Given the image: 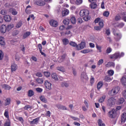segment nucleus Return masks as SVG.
Instances as JSON below:
<instances>
[{
  "instance_id": "nucleus-1",
  "label": "nucleus",
  "mask_w": 126,
  "mask_h": 126,
  "mask_svg": "<svg viewBox=\"0 0 126 126\" xmlns=\"http://www.w3.org/2000/svg\"><path fill=\"white\" fill-rule=\"evenodd\" d=\"M79 15L81 17H83L85 21L90 20L91 17L89 16V11L88 9H82L79 12Z\"/></svg>"
},
{
  "instance_id": "nucleus-2",
  "label": "nucleus",
  "mask_w": 126,
  "mask_h": 126,
  "mask_svg": "<svg viewBox=\"0 0 126 126\" xmlns=\"http://www.w3.org/2000/svg\"><path fill=\"white\" fill-rule=\"evenodd\" d=\"M108 116L110 119H115V118H117V115L116 110L112 109V110L109 111Z\"/></svg>"
},
{
  "instance_id": "nucleus-3",
  "label": "nucleus",
  "mask_w": 126,
  "mask_h": 126,
  "mask_svg": "<svg viewBox=\"0 0 126 126\" xmlns=\"http://www.w3.org/2000/svg\"><path fill=\"white\" fill-rule=\"evenodd\" d=\"M119 91H120V87H115L109 92L108 94L113 96L114 95H116V94H118V93H119Z\"/></svg>"
},
{
  "instance_id": "nucleus-4",
  "label": "nucleus",
  "mask_w": 126,
  "mask_h": 126,
  "mask_svg": "<svg viewBox=\"0 0 126 126\" xmlns=\"http://www.w3.org/2000/svg\"><path fill=\"white\" fill-rule=\"evenodd\" d=\"M81 79L82 81H87L89 78L86 72H82L81 74Z\"/></svg>"
},
{
  "instance_id": "nucleus-5",
  "label": "nucleus",
  "mask_w": 126,
  "mask_h": 126,
  "mask_svg": "<svg viewBox=\"0 0 126 126\" xmlns=\"http://www.w3.org/2000/svg\"><path fill=\"white\" fill-rule=\"evenodd\" d=\"M44 86L48 90H52V83L48 80L44 82Z\"/></svg>"
},
{
  "instance_id": "nucleus-6",
  "label": "nucleus",
  "mask_w": 126,
  "mask_h": 126,
  "mask_svg": "<svg viewBox=\"0 0 126 126\" xmlns=\"http://www.w3.org/2000/svg\"><path fill=\"white\" fill-rule=\"evenodd\" d=\"M116 103V99H115L113 97L110 98L108 100L107 105L109 106V107H112V106H114Z\"/></svg>"
},
{
  "instance_id": "nucleus-7",
  "label": "nucleus",
  "mask_w": 126,
  "mask_h": 126,
  "mask_svg": "<svg viewBox=\"0 0 126 126\" xmlns=\"http://www.w3.org/2000/svg\"><path fill=\"white\" fill-rule=\"evenodd\" d=\"M49 24L52 27H58L59 26V22H58V21L54 19L51 20L49 22Z\"/></svg>"
},
{
  "instance_id": "nucleus-8",
  "label": "nucleus",
  "mask_w": 126,
  "mask_h": 126,
  "mask_svg": "<svg viewBox=\"0 0 126 126\" xmlns=\"http://www.w3.org/2000/svg\"><path fill=\"white\" fill-rule=\"evenodd\" d=\"M86 44L85 42H82L81 43L79 44L77 46V50L78 51H80V50H83L85 48Z\"/></svg>"
},
{
  "instance_id": "nucleus-9",
  "label": "nucleus",
  "mask_w": 126,
  "mask_h": 126,
  "mask_svg": "<svg viewBox=\"0 0 126 126\" xmlns=\"http://www.w3.org/2000/svg\"><path fill=\"white\" fill-rule=\"evenodd\" d=\"M113 34L116 40H120V39L122 38V35L121 33H119V32H117L116 31H113Z\"/></svg>"
},
{
  "instance_id": "nucleus-10",
  "label": "nucleus",
  "mask_w": 126,
  "mask_h": 126,
  "mask_svg": "<svg viewBox=\"0 0 126 126\" xmlns=\"http://www.w3.org/2000/svg\"><path fill=\"white\" fill-rule=\"evenodd\" d=\"M120 52H116L114 54L110 55V58L112 60H117V59H120Z\"/></svg>"
},
{
  "instance_id": "nucleus-11",
  "label": "nucleus",
  "mask_w": 126,
  "mask_h": 126,
  "mask_svg": "<svg viewBox=\"0 0 126 126\" xmlns=\"http://www.w3.org/2000/svg\"><path fill=\"white\" fill-rule=\"evenodd\" d=\"M69 14V10L68 9H64L62 12V15L63 17L66 16V15H68Z\"/></svg>"
},
{
  "instance_id": "nucleus-12",
  "label": "nucleus",
  "mask_w": 126,
  "mask_h": 126,
  "mask_svg": "<svg viewBox=\"0 0 126 126\" xmlns=\"http://www.w3.org/2000/svg\"><path fill=\"white\" fill-rule=\"evenodd\" d=\"M65 54L60 56L58 59V62L59 63H63V62L64 60V59H65Z\"/></svg>"
},
{
  "instance_id": "nucleus-13",
  "label": "nucleus",
  "mask_w": 126,
  "mask_h": 126,
  "mask_svg": "<svg viewBox=\"0 0 126 126\" xmlns=\"http://www.w3.org/2000/svg\"><path fill=\"white\" fill-rule=\"evenodd\" d=\"M7 31L6 29V26L4 25H2L0 27V32L1 33H5Z\"/></svg>"
},
{
  "instance_id": "nucleus-14",
  "label": "nucleus",
  "mask_w": 126,
  "mask_h": 126,
  "mask_svg": "<svg viewBox=\"0 0 126 126\" xmlns=\"http://www.w3.org/2000/svg\"><path fill=\"white\" fill-rule=\"evenodd\" d=\"M39 118H37L33 120V121H31V125H37L38 123H39Z\"/></svg>"
},
{
  "instance_id": "nucleus-15",
  "label": "nucleus",
  "mask_w": 126,
  "mask_h": 126,
  "mask_svg": "<svg viewBox=\"0 0 126 126\" xmlns=\"http://www.w3.org/2000/svg\"><path fill=\"white\" fill-rule=\"evenodd\" d=\"M126 112H124L121 116L122 123H126Z\"/></svg>"
},
{
  "instance_id": "nucleus-16",
  "label": "nucleus",
  "mask_w": 126,
  "mask_h": 126,
  "mask_svg": "<svg viewBox=\"0 0 126 126\" xmlns=\"http://www.w3.org/2000/svg\"><path fill=\"white\" fill-rule=\"evenodd\" d=\"M35 4L41 6L45 5L46 4V3H45L44 1L38 0L35 2Z\"/></svg>"
},
{
  "instance_id": "nucleus-17",
  "label": "nucleus",
  "mask_w": 126,
  "mask_h": 126,
  "mask_svg": "<svg viewBox=\"0 0 126 126\" xmlns=\"http://www.w3.org/2000/svg\"><path fill=\"white\" fill-rule=\"evenodd\" d=\"M17 65L15 64V63H13L11 65V71H15L16 69H17Z\"/></svg>"
},
{
  "instance_id": "nucleus-18",
  "label": "nucleus",
  "mask_w": 126,
  "mask_h": 126,
  "mask_svg": "<svg viewBox=\"0 0 126 126\" xmlns=\"http://www.w3.org/2000/svg\"><path fill=\"white\" fill-rule=\"evenodd\" d=\"M51 77L52 79L55 80V81H58L59 78H58V75L56 73H52L51 74Z\"/></svg>"
},
{
  "instance_id": "nucleus-19",
  "label": "nucleus",
  "mask_w": 126,
  "mask_h": 126,
  "mask_svg": "<svg viewBox=\"0 0 126 126\" xmlns=\"http://www.w3.org/2000/svg\"><path fill=\"white\" fill-rule=\"evenodd\" d=\"M121 83L124 86H126V76H124L121 79Z\"/></svg>"
},
{
  "instance_id": "nucleus-20",
  "label": "nucleus",
  "mask_w": 126,
  "mask_h": 126,
  "mask_svg": "<svg viewBox=\"0 0 126 126\" xmlns=\"http://www.w3.org/2000/svg\"><path fill=\"white\" fill-rule=\"evenodd\" d=\"M61 86H62V87L67 88L68 86H69V82L65 81L62 82L61 83Z\"/></svg>"
},
{
  "instance_id": "nucleus-21",
  "label": "nucleus",
  "mask_w": 126,
  "mask_h": 126,
  "mask_svg": "<svg viewBox=\"0 0 126 126\" xmlns=\"http://www.w3.org/2000/svg\"><path fill=\"white\" fill-rule=\"evenodd\" d=\"M90 7L93 9H95L97 7V3L96 2H93L90 4Z\"/></svg>"
},
{
  "instance_id": "nucleus-22",
  "label": "nucleus",
  "mask_w": 126,
  "mask_h": 126,
  "mask_svg": "<svg viewBox=\"0 0 126 126\" xmlns=\"http://www.w3.org/2000/svg\"><path fill=\"white\" fill-rule=\"evenodd\" d=\"M39 99L41 100V101H42V102H43V103H47L48 102V100L44 95H41L39 97Z\"/></svg>"
},
{
  "instance_id": "nucleus-23",
  "label": "nucleus",
  "mask_w": 126,
  "mask_h": 126,
  "mask_svg": "<svg viewBox=\"0 0 126 126\" xmlns=\"http://www.w3.org/2000/svg\"><path fill=\"white\" fill-rule=\"evenodd\" d=\"M0 45H1V46H4V45H5L4 37L0 36Z\"/></svg>"
},
{
  "instance_id": "nucleus-24",
  "label": "nucleus",
  "mask_w": 126,
  "mask_h": 126,
  "mask_svg": "<svg viewBox=\"0 0 126 126\" xmlns=\"http://www.w3.org/2000/svg\"><path fill=\"white\" fill-rule=\"evenodd\" d=\"M4 19L5 21H6L7 22H9L10 20H11V17L9 15H5L4 16Z\"/></svg>"
},
{
  "instance_id": "nucleus-25",
  "label": "nucleus",
  "mask_w": 126,
  "mask_h": 126,
  "mask_svg": "<svg viewBox=\"0 0 126 126\" xmlns=\"http://www.w3.org/2000/svg\"><path fill=\"white\" fill-rule=\"evenodd\" d=\"M62 42L63 43V45H64L65 46H66V45H68L69 43V41L67 38H63L62 40Z\"/></svg>"
},
{
  "instance_id": "nucleus-26",
  "label": "nucleus",
  "mask_w": 126,
  "mask_h": 126,
  "mask_svg": "<svg viewBox=\"0 0 126 126\" xmlns=\"http://www.w3.org/2000/svg\"><path fill=\"white\" fill-rule=\"evenodd\" d=\"M31 35V32H25L23 34V39H26L28 36H30Z\"/></svg>"
},
{
  "instance_id": "nucleus-27",
  "label": "nucleus",
  "mask_w": 126,
  "mask_h": 126,
  "mask_svg": "<svg viewBox=\"0 0 126 126\" xmlns=\"http://www.w3.org/2000/svg\"><path fill=\"white\" fill-rule=\"evenodd\" d=\"M70 21L72 24H75V23H76V18L74 16H72L71 17Z\"/></svg>"
},
{
  "instance_id": "nucleus-28",
  "label": "nucleus",
  "mask_w": 126,
  "mask_h": 126,
  "mask_svg": "<svg viewBox=\"0 0 126 126\" xmlns=\"http://www.w3.org/2000/svg\"><path fill=\"white\" fill-rule=\"evenodd\" d=\"M31 9V6L30 5L27 6L26 9V13H27L28 14H30V13H31V10H30Z\"/></svg>"
},
{
  "instance_id": "nucleus-29",
  "label": "nucleus",
  "mask_w": 126,
  "mask_h": 126,
  "mask_svg": "<svg viewBox=\"0 0 126 126\" xmlns=\"http://www.w3.org/2000/svg\"><path fill=\"white\" fill-rule=\"evenodd\" d=\"M104 80L106 81V82H110L111 80H113V78H111L109 76H106L105 77Z\"/></svg>"
},
{
  "instance_id": "nucleus-30",
  "label": "nucleus",
  "mask_w": 126,
  "mask_h": 126,
  "mask_svg": "<svg viewBox=\"0 0 126 126\" xmlns=\"http://www.w3.org/2000/svg\"><path fill=\"white\" fill-rule=\"evenodd\" d=\"M104 32L107 36H110V35H111V31L110 30V29H106Z\"/></svg>"
},
{
  "instance_id": "nucleus-31",
  "label": "nucleus",
  "mask_w": 126,
  "mask_h": 126,
  "mask_svg": "<svg viewBox=\"0 0 126 126\" xmlns=\"http://www.w3.org/2000/svg\"><path fill=\"white\" fill-rule=\"evenodd\" d=\"M97 124L98 126H106V125L103 123V121L101 119H99L97 121Z\"/></svg>"
},
{
  "instance_id": "nucleus-32",
  "label": "nucleus",
  "mask_w": 126,
  "mask_h": 126,
  "mask_svg": "<svg viewBox=\"0 0 126 126\" xmlns=\"http://www.w3.org/2000/svg\"><path fill=\"white\" fill-rule=\"evenodd\" d=\"M111 66H113V67H115V63L113 62L108 63L106 64V67H110Z\"/></svg>"
},
{
  "instance_id": "nucleus-33",
  "label": "nucleus",
  "mask_w": 126,
  "mask_h": 126,
  "mask_svg": "<svg viewBox=\"0 0 126 126\" xmlns=\"http://www.w3.org/2000/svg\"><path fill=\"white\" fill-rule=\"evenodd\" d=\"M91 52H92V50L90 49H85L81 51V53L82 54H87L88 53H91Z\"/></svg>"
},
{
  "instance_id": "nucleus-34",
  "label": "nucleus",
  "mask_w": 126,
  "mask_h": 126,
  "mask_svg": "<svg viewBox=\"0 0 126 126\" xmlns=\"http://www.w3.org/2000/svg\"><path fill=\"white\" fill-rule=\"evenodd\" d=\"M2 87L3 88H4V89H6V90H9L10 89H11V87L9 86L8 85L4 84L2 86Z\"/></svg>"
},
{
  "instance_id": "nucleus-35",
  "label": "nucleus",
  "mask_w": 126,
  "mask_h": 126,
  "mask_svg": "<svg viewBox=\"0 0 126 126\" xmlns=\"http://www.w3.org/2000/svg\"><path fill=\"white\" fill-rule=\"evenodd\" d=\"M63 23L65 25H68V24H69V19L67 18L64 19L63 20Z\"/></svg>"
},
{
  "instance_id": "nucleus-36",
  "label": "nucleus",
  "mask_w": 126,
  "mask_h": 126,
  "mask_svg": "<svg viewBox=\"0 0 126 126\" xmlns=\"http://www.w3.org/2000/svg\"><path fill=\"white\" fill-rule=\"evenodd\" d=\"M10 104V98H7L4 102L5 106H7Z\"/></svg>"
},
{
  "instance_id": "nucleus-37",
  "label": "nucleus",
  "mask_w": 126,
  "mask_h": 126,
  "mask_svg": "<svg viewBox=\"0 0 126 126\" xmlns=\"http://www.w3.org/2000/svg\"><path fill=\"white\" fill-rule=\"evenodd\" d=\"M34 91L32 90H30L28 92V96L29 97H32V96L34 95Z\"/></svg>"
},
{
  "instance_id": "nucleus-38",
  "label": "nucleus",
  "mask_w": 126,
  "mask_h": 126,
  "mask_svg": "<svg viewBox=\"0 0 126 126\" xmlns=\"http://www.w3.org/2000/svg\"><path fill=\"white\" fill-rule=\"evenodd\" d=\"M57 70H59V71H62V72H64L65 71V69H64V68L62 66H59L57 68Z\"/></svg>"
},
{
  "instance_id": "nucleus-39",
  "label": "nucleus",
  "mask_w": 126,
  "mask_h": 126,
  "mask_svg": "<svg viewBox=\"0 0 126 126\" xmlns=\"http://www.w3.org/2000/svg\"><path fill=\"white\" fill-rule=\"evenodd\" d=\"M102 86H103V82H99L97 85V88L98 90H99V89H101Z\"/></svg>"
},
{
  "instance_id": "nucleus-40",
  "label": "nucleus",
  "mask_w": 126,
  "mask_h": 126,
  "mask_svg": "<svg viewBox=\"0 0 126 126\" xmlns=\"http://www.w3.org/2000/svg\"><path fill=\"white\" fill-rule=\"evenodd\" d=\"M107 73L109 76H113V75H114V73H115V72L113 70H109L107 71Z\"/></svg>"
},
{
  "instance_id": "nucleus-41",
  "label": "nucleus",
  "mask_w": 126,
  "mask_h": 126,
  "mask_svg": "<svg viewBox=\"0 0 126 126\" xmlns=\"http://www.w3.org/2000/svg\"><path fill=\"white\" fill-rule=\"evenodd\" d=\"M4 116L5 117V118H7V119H8L9 118V115H8V109H7L5 110V112L4 113Z\"/></svg>"
},
{
  "instance_id": "nucleus-42",
  "label": "nucleus",
  "mask_w": 126,
  "mask_h": 126,
  "mask_svg": "<svg viewBox=\"0 0 126 126\" xmlns=\"http://www.w3.org/2000/svg\"><path fill=\"white\" fill-rule=\"evenodd\" d=\"M10 11L13 15H16V14H17V11H16V10L14 9L11 8L10 9Z\"/></svg>"
},
{
  "instance_id": "nucleus-43",
  "label": "nucleus",
  "mask_w": 126,
  "mask_h": 126,
  "mask_svg": "<svg viewBox=\"0 0 126 126\" xmlns=\"http://www.w3.org/2000/svg\"><path fill=\"white\" fill-rule=\"evenodd\" d=\"M69 45L70 46H71L72 47H76V49H77V47L78 45L75 42H74L73 41H71L69 43Z\"/></svg>"
},
{
  "instance_id": "nucleus-44",
  "label": "nucleus",
  "mask_w": 126,
  "mask_h": 126,
  "mask_svg": "<svg viewBox=\"0 0 126 126\" xmlns=\"http://www.w3.org/2000/svg\"><path fill=\"white\" fill-rule=\"evenodd\" d=\"M96 48L98 51H99V53H102V46L98 45V44H96Z\"/></svg>"
},
{
  "instance_id": "nucleus-45",
  "label": "nucleus",
  "mask_w": 126,
  "mask_h": 126,
  "mask_svg": "<svg viewBox=\"0 0 126 126\" xmlns=\"http://www.w3.org/2000/svg\"><path fill=\"white\" fill-rule=\"evenodd\" d=\"M105 99H106V96L103 95L98 100L99 103H103Z\"/></svg>"
},
{
  "instance_id": "nucleus-46",
  "label": "nucleus",
  "mask_w": 126,
  "mask_h": 126,
  "mask_svg": "<svg viewBox=\"0 0 126 126\" xmlns=\"http://www.w3.org/2000/svg\"><path fill=\"white\" fill-rule=\"evenodd\" d=\"M44 74L45 77H50L51 76V73L49 71L44 72Z\"/></svg>"
},
{
  "instance_id": "nucleus-47",
  "label": "nucleus",
  "mask_w": 126,
  "mask_h": 126,
  "mask_svg": "<svg viewBox=\"0 0 126 126\" xmlns=\"http://www.w3.org/2000/svg\"><path fill=\"white\" fill-rule=\"evenodd\" d=\"M13 24H9L7 26L6 29L7 31H9L10 29H12V28L13 27Z\"/></svg>"
},
{
  "instance_id": "nucleus-48",
  "label": "nucleus",
  "mask_w": 126,
  "mask_h": 126,
  "mask_svg": "<svg viewBox=\"0 0 126 126\" xmlns=\"http://www.w3.org/2000/svg\"><path fill=\"white\" fill-rule=\"evenodd\" d=\"M36 81L38 83H39L40 84H42V83H43V82H44V80L42 79V78H37L36 80Z\"/></svg>"
},
{
  "instance_id": "nucleus-49",
  "label": "nucleus",
  "mask_w": 126,
  "mask_h": 126,
  "mask_svg": "<svg viewBox=\"0 0 126 126\" xmlns=\"http://www.w3.org/2000/svg\"><path fill=\"white\" fill-rule=\"evenodd\" d=\"M99 25L100 26L99 27H100L101 29L104 27V21H103V20L99 21Z\"/></svg>"
},
{
  "instance_id": "nucleus-50",
  "label": "nucleus",
  "mask_w": 126,
  "mask_h": 126,
  "mask_svg": "<svg viewBox=\"0 0 126 126\" xmlns=\"http://www.w3.org/2000/svg\"><path fill=\"white\" fill-rule=\"evenodd\" d=\"M121 19L122 17H121V16H120L119 15H117L115 16V20H116V21H119V20H121Z\"/></svg>"
},
{
  "instance_id": "nucleus-51",
  "label": "nucleus",
  "mask_w": 126,
  "mask_h": 126,
  "mask_svg": "<svg viewBox=\"0 0 126 126\" xmlns=\"http://www.w3.org/2000/svg\"><path fill=\"white\" fill-rule=\"evenodd\" d=\"M103 15L104 16H105V17H108L109 15H110V12H109V11H105L103 13Z\"/></svg>"
},
{
  "instance_id": "nucleus-52",
  "label": "nucleus",
  "mask_w": 126,
  "mask_h": 126,
  "mask_svg": "<svg viewBox=\"0 0 126 126\" xmlns=\"http://www.w3.org/2000/svg\"><path fill=\"white\" fill-rule=\"evenodd\" d=\"M112 49L111 48V47H108L106 50V54H110L112 52Z\"/></svg>"
},
{
  "instance_id": "nucleus-53",
  "label": "nucleus",
  "mask_w": 126,
  "mask_h": 126,
  "mask_svg": "<svg viewBox=\"0 0 126 126\" xmlns=\"http://www.w3.org/2000/svg\"><path fill=\"white\" fill-rule=\"evenodd\" d=\"M125 102V99L124 98H121L118 100V104H123Z\"/></svg>"
},
{
  "instance_id": "nucleus-54",
  "label": "nucleus",
  "mask_w": 126,
  "mask_h": 126,
  "mask_svg": "<svg viewBox=\"0 0 126 126\" xmlns=\"http://www.w3.org/2000/svg\"><path fill=\"white\" fill-rule=\"evenodd\" d=\"M21 26H22V22H19L16 26L17 28H20Z\"/></svg>"
},
{
  "instance_id": "nucleus-55",
  "label": "nucleus",
  "mask_w": 126,
  "mask_h": 126,
  "mask_svg": "<svg viewBox=\"0 0 126 126\" xmlns=\"http://www.w3.org/2000/svg\"><path fill=\"white\" fill-rule=\"evenodd\" d=\"M70 118H71V119H72V120H73L74 121H77V122H79V118H77V117H74L73 116H70Z\"/></svg>"
},
{
  "instance_id": "nucleus-56",
  "label": "nucleus",
  "mask_w": 126,
  "mask_h": 126,
  "mask_svg": "<svg viewBox=\"0 0 126 126\" xmlns=\"http://www.w3.org/2000/svg\"><path fill=\"white\" fill-rule=\"evenodd\" d=\"M77 22L79 24H81L83 23V20H82V18H79L77 19Z\"/></svg>"
},
{
  "instance_id": "nucleus-57",
  "label": "nucleus",
  "mask_w": 126,
  "mask_h": 126,
  "mask_svg": "<svg viewBox=\"0 0 126 126\" xmlns=\"http://www.w3.org/2000/svg\"><path fill=\"white\" fill-rule=\"evenodd\" d=\"M103 63L104 60H103V59H100L97 62V65H101V64H102V63Z\"/></svg>"
},
{
  "instance_id": "nucleus-58",
  "label": "nucleus",
  "mask_w": 126,
  "mask_h": 126,
  "mask_svg": "<svg viewBox=\"0 0 126 126\" xmlns=\"http://www.w3.org/2000/svg\"><path fill=\"white\" fill-rule=\"evenodd\" d=\"M125 26V24L123 23L118 24L117 27H119V28H122Z\"/></svg>"
},
{
  "instance_id": "nucleus-59",
  "label": "nucleus",
  "mask_w": 126,
  "mask_h": 126,
  "mask_svg": "<svg viewBox=\"0 0 126 126\" xmlns=\"http://www.w3.org/2000/svg\"><path fill=\"white\" fill-rule=\"evenodd\" d=\"M123 19L126 22V12L123 13Z\"/></svg>"
},
{
  "instance_id": "nucleus-60",
  "label": "nucleus",
  "mask_w": 126,
  "mask_h": 126,
  "mask_svg": "<svg viewBox=\"0 0 126 126\" xmlns=\"http://www.w3.org/2000/svg\"><path fill=\"white\" fill-rule=\"evenodd\" d=\"M36 91H37V92H39V93H41V92H43V89L40 88H37L36 89Z\"/></svg>"
},
{
  "instance_id": "nucleus-61",
  "label": "nucleus",
  "mask_w": 126,
  "mask_h": 126,
  "mask_svg": "<svg viewBox=\"0 0 126 126\" xmlns=\"http://www.w3.org/2000/svg\"><path fill=\"white\" fill-rule=\"evenodd\" d=\"M56 107H57L59 110H62L63 105L61 104H56Z\"/></svg>"
},
{
  "instance_id": "nucleus-62",
  "label": "nucleus",
  "mask_w": 126,
  "mask_h": 126,
  "mask_svg": "<svg viewBox=\"0 0 126 126\" xmlns=\"http://www.w3.org/2000/svg\"><path fill=\"white\" fill-rule=\"evenodd\" d=\"M0 13L2 14V15H4V14H6V13H7V11H6L5 10H2L0 11Z\"/></svg>"
},
{
  "instance_id": "nucleus-63",
  "label": "nucleus",
  "mask_w": 126,
  "mask_h": 126,
  "mask_svg": "<svg viewBox=\"0 0 126 126\" xmlns=\"http://www.w3.org/2000/svg\"><path fill=\"white\" fill-rule=\"evenodd\" d=\"M4 126H10V122H9V120H7L6 122L4 124Z\"/></svg>"
},
{
  "instance_id": "nucleus-64",
  "label": "nucleus",
  "mask_w": 126,
  "mask_h": 126,
  "mask_svg": "<svg viewBox=\"0 0 126 126\" xmlns=\"http://www.w3.org/2000/svg\"><path fill=\"white\" fill-rule=\"evenodd\" d=\"M82 0H76V4H81V3H82Z\"/></svg>"
}]
</instances>
